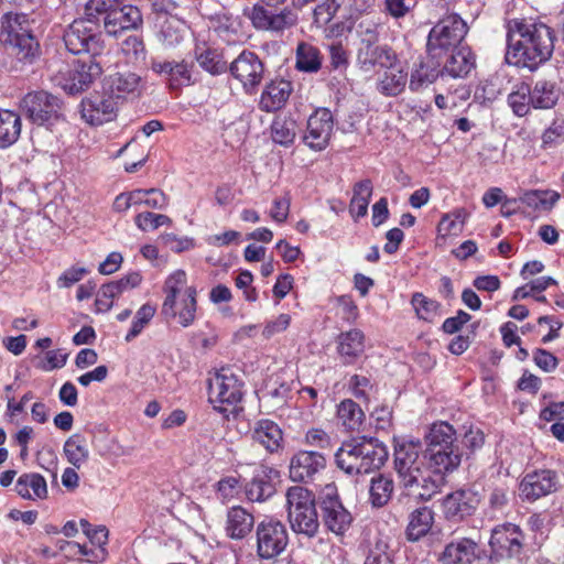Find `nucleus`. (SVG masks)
Returning a JSON list of instances; mask_svg holds the SVG:
<instances>
[{"label":"nucleus","instance_id":"obj_1","mask_svg":"<svg viewBox=\"0 0 564 564\" xmlns=\"http://www.w3.org/2000/svg\"><path fill=\"white\" fill-rule=\"evenodd\" d=\"M554 39L553 30L543 22L514 20L507 33L506 62L534 70L552 56Z\"/></svg>","mask_w":564,"mask_h":564},{"label":"nucleus","instance_id":"obj_2","mask_svg":"<svg viewBox=\"0 0 564 564\" xmlns=\"http://www.w3.org/2000/svg\"><path fill=\"white\" fill-rule=\"evenodd\" d=\"M389 456L387 447L378 438L357 437L344 442L335 454V460L349 475L369 474L380 469Z\"/></svg>","mask_w":564,"mask_h":564},{"label":"nucleus","instance_id":"obj_3","mask_svg":"<svg viewBox=\"0 0 564 564\" xmlns=\"http://www.w3.org/2000/svg\"><path fill=\"white\" fill-rule=\"evenodd\" d=\"M86 17L101 15L104 28L109 35L117 36L126 30H137L143 24L140 9L123 4L122 0H89L85 6Z\"/></svg>","mask_w":564,"mask_h":564},{"label":"nucleus","instance_id":"obj_4","mask_svg":"<svg viewBox=\"0 0 564 564\" xmlns=\"http://www.w3.org/2000/svg\"><path fill=\"white\" fill-rule=\"evenodd\" d=\"M286 506L293 532L307 538L315 536L319 529V521L314 495L304 487H291L286 492Z\"/></svg>","mask_w":564,"mask_h":564},{"label":"nucleus","instance_id":"obj_5","mask_svg":"<svg viewBox=\"0 0 564 564\" xmlns=\"http://www.w3.org/2000/svg\"><path fill=\"white\" fill-rule=\"evenodd\" d=\"M468 32L467 23L456 13L441 19L430 31L426 51L433 59L442 58L448 52L460 47Z\"/></svg>","mask_w":564,"mask_h":564},{"label":"nucleus","instance_id":"obj_6","mask_svg":"<svg viewBox=\"0 0 564 564\" xmlns=\"http://www.w3.org/2000/svg\"><path fill=\"white\" fill-rule=\"evenodd\" d=\"M208 401L219 413L225 414L227 405H237L243 397V382L239 376L229 367H223L209 372L207 379Z\"/></svg>","mask_w":564,"mask_h":564},{"label":"nucleus","instance_id":"obj_7","mask_svg":"<svg viewBox=\"0 0 564 564\" xmlns=\"http://www.w3.org/2000/svg\"><path fill=\"white\" fill-rule=\"evenodd\" d=\"M286 0H260L245 14L250 19L254 29L272 33H282L297 24V15L288 7L274 12Z\"/></svg>","mask_w":564,"mask_h":564},{"label":"nucleus","instance_id":"obj_8","mask_svg":"<svg viewBox=\"0 0 564 564\" xmlns=\"http://www.w3.org/2000/svg\"><path fill=\"white\" fill-rule=\"evenodd\" d=\"M63 40L66 48L75 55L87 54L88 57H97L105 47L96 17L74 20L65 31Z\"/></svg>","mask_w":564,"mask_h":564},{"label":"nucleus","instance_id":"obj_9","mask_svg":"<svg viewBox=\"0 0 564 564\" xmlns=\"http://www.w3.org/2000/svg\"><path fill=\"white\" fill-rule=\"evenodd\" d=\"M289 533L284 523L264 519L256 527V552L261 560H273L284 552Z\"/></svg>","mask_w":564,"mask_h":564},{"label":"nucleus","instance_id":"obj_10","mask_svg":"<svg viewBox=\"0 0 564 564\" xmlns=\"http://www.w3.org/2000/svg\"><path fill=\"white\" fill-rule=\"evenodd\" d=\"M20 110L33 123L42 126L58 117L61 105L57 97L44 90L31 91L20 100Z\"/></svg>","mask_w":564,"mask_h":564},{"label":"nucleus","instance_id":"obj_11","mask_svg":"<svg viewBox=\"0 0 564 564\" xmlns=\"http://www.w3.org/2000/svg\"><path fill=\"white\" fill-rule=\"evenodd\" d=\"M230 74L247 94H253L264 77V65L251 51L243 50L229 66Z\"/></svg>","mask_w":564,"mask_h":564},{"label":"nucleus","instance_id":"obj_12","mask_svg":"<svg viewBox=\"0 0 564 564\" xmlns=\"http://www.w3.org/2000/svg\"><path fill=\"white\" fill-rule=\"evenodd\" d=\"M144 88V79L131 70L116 72L107 76L102 84V90L117 104L140 97Z\"/></svg>","mask_w":564,"mask_h":564},{"label":"nucleus","instance_id":"obj_13","mask_svg":"<svg viewBox=\"0 0 564 564\" xmlns=\"http://www.w3.org/2000/svg\"><path fill=\"white\" fill-rule=\"evenodd\" d=\"M322 519L328 531L343 536L351 527L352 517L343 506L334 488H327L321 501Z\"/></svg>","mask_w":564,"mask_h":564},{"label":"nucleus","instance_id":"obj_14","mask_svg":"<svg viewBox=\"0 0 564 564\" xmlns=\"http://www.w3.org/2000/svg\"><path fill=\"white\" fill-rule=\"evenodd\" d=\"M481 501L480 495L471 488L457 489L445 496L442 502L446 520L459 522L471 517Z\"/></svg>","mask_w":564,"mask_h":564},{"label":"nucleus","instance_id":"obj_15","mask_svg":"<svg viewBox=\"0 0 564 564\" xmlns=\"http://www.w3.org/2000/svg\"><path fill=\"white\" fill-rule=\"evenodd\" d=\"M334 130V119L330 110L319 108L310 116L303 142L314 151L326 149Z\"/></svg>","mask_w":564,"mask_h":564},{"label":"nucleus","instance_id":"obj_16","mask_svg":"<svg viewBox=\"0 0 564 564\" xmlns=\"http://www.w3.org/2000/svg\"><path fill=\"white\" fill-rule=\"evenodd\" d=\"M150 68L155 74L164 77L167 86L172 90L191 86L194 79V63L182 59L177 61H159L153 59Z\"/></svg>","mask_w":564,"mask_h":564},{"label":"nucleus","instance_id":"obj_17","mask_svg":"<svg viewBox=\"0 0 564 564\" xmlns=\"http://www.w3.org/2000/svg\"><path fill=\"white\" fill-rule=\"evenodd\" d=\"M82 117L91 126H100L113 120L117 116L118 104L102 90L82 100Z\"/></svg>","mask_w":564,"mask_h":564},{"label":"nucleus","instance_id":"obj_18","mask_svg":"<svg viewBox=\"0 0 564 564\" xmlns=\"http://www.w3.org/2000/svg\"><path fill=\"white\" fill-rule=\"evenodd\" d=\"M197 291L194 286L185 289L184 293L172 300H164L161 313L166 318H176L183 327L191 326L196 318L197 311Z\"/></svg>","mask_w":564,"mask_h":564},{"label":"nucleus","instance_id":"obj_19","mask_svg":"<svg viewBox=\"0 0 564 564\" xmlns=\"http://www.w3.org/2000/svg\"><path fill=\"white\" fill-rule=\"evenodd\" d=\"M557 477L550 469L535 470L527 474L520 482V497L523 500L535 501L556 490Z\"/></svg>","mask_w":564,"mask_h":564},{"label":"nucleus","instance_id":"obj_20","mask_svg":"<svg viewBox=\"0 0 564 564\" xmlns=\"http://www.w3.org/2000/svg\"><path fill=\"white\" fill-rule=\"evenodd\" d=\"M325 466L326 459L321 453L315 451H300L291 458L290 478L297 482L312 480Z\"/></svg>","mask_w":564,"mask_h":564},{"label":"nucleus","instance_id":"obj_21","mask_svg":"<svg viewBox=\"0 0 564 564\" xmlns=\"http://www.w3.org/2000/svg\"><path fill=\"white\" fill-rule=\"evenodd\" d=\"M68 73L69 77L64 84V89L69 94H77L89 87L102 73V67L96 57H87V61H78Z\"/></svg>","mask_w":564,"mask_h":564},{"label":"nucleus","instance_id":"obj_22","mask_svg":"<svg viewBox=\"0 0 564 564\" xmlns=\"http://www.w3.org/2000/svg\"><path fill=\"white\" fill-rule=\"evenodd\" d=\"M292 91L293 85L290 80L283 78L270 80L261 93L259 109L264 112H274L282 109L286 105Z\"/></svg>","mask_w":564,"mask_h":564},{"label":"nucleus","instance_id":"obj_23","mask_svg":"<svg viewBox=\"0 0 564 564\" xmlns=\"http://www.w3.org/2000/svg\"><path fill=\"white\" fill-rule=\"evenodd\" d=\"M357 61L361 69L369 72L377 66L384 68L397 65L398 55L386 44H367L358 48Z\"/></svg>","mask_w":564,"mask_h":564},{"label":"nucleus","instance_id":"obj_24","mask_svg":"<svg viewBox=\"0 0 564 564\" xmlns=\"http://www.w3.org/2000/svg\"><path fill=\"white\" fill-rule=\"evenodd\" d=\"M522 533L514 524L495 529L490 538L491 547L500 555L518 556L522 550Z\"/></svg>","mask_w":564,"mask_h":564},{"label":"nucleus","instance_id":"obj_25","mask_svg":"<svg viewBox=\"0 0 564 564\" xmlns=\"http://www.w3.org/2000/svg\"><path fill=\"white\" fill-rule=\"evenodd\" d=\"M477 547L476 541L462 538L447 543L437 561L440 564H474L477 558Z\"/></svg>","mask_w":564,"mask_h":564},{"label":"nucleus","instance_id":"obj_26","mask_svg":"<svg viewBox=\"0 0 564 564\" xmlns=\"http://www.w3.org/2000/svg\"><path fill=\"white\" fill-rule=\"evenodd\" d=\"M31 21L25 13L8 12L0 20V41L3 44L33 34Z\"/></svg>","mask_w":564,"mask_h":564},{"label":"nucleus","instance_id":"obj_27","mask_svg":"<svg viewBox=\"0 0 564 564\" xmlns=\"http://www.w3.org/2000/svg\"><path fill=\"white\" fill-rule=\"evenodd\" d=\"M251 438L272 454L282 448L283 432L275 422L262 419L256 422L251 431Z\"/></svg>","mask_w":564,"mask_h":564},{"label":"nucleus","instance_id":"obj_28","mask_svg":"<svg viewBox=\"0 0 564 564\" xmlns=\"http://www.w3.org/2000/svg\"><path fill=\"white\" fill-rule=\"evenodd\" d=\"M420 441H402L394 446V469L398 477L425 462Z\"/></svg>","mask_w":564,"mask_h":564},{"label":"nucleus","instance_id":"obj_29","mask_svg":"<svg viewBox=\"0 0 564 564\" xmlns=\"http://www.w3.org/2000/svg\"><path fill=\"white\" fill-rule=\"evenodd\" d=\"M365 351V335L354 328L337 337V352L345 365H352Z\"/></svg>","mask_w":564,"mask_h":564},{"label":"nucleus","instance_id":"obj_30","mask_svg":"<svg viewBox=\"0 0 564 564\" xmlns=\"http://www.w3.org/2000/svg\"><path fill=\"white\" fill-rule=\"evenodd\" d=\"M430 467L435 474L452 473L460 465L462 452L459 447L426 448Z\"/></svg>","mask_w":564,"mask_h":564},{"label":"nucleus","instance_id":"obj_31","mask_svg":"<svg viewBox=\"0 0 564 564\" xmlns=\"http://www.w3.org/2000/svg\"><path fill=\"white\" fill-rule=\"evenodd\" d=\"M404 492L414 499L427 501L432 499L440 490V482L433 476L431 469H427L419 477H410L406 486L402 488Z\"/></svg>","mask_w":564,"mask_h":564},{"label":"nucleus","instance_id":"obj_32","mask_svg":"<svg viewBox=\"0 0 564 564\" xmlns=\"http://www.w3.org/2000/svg\"><path fill=\"white\" fill-rule=\"evenodd\" d=\"M254 525L252 513L242 507H232L227 513L226 532L227 535L235 540L246 538Z\"/></svg>","mask_w":564,"mask_h":564},{"label":"nucleus","instance_id":"obj_33","mask_svg":"<svg viewBox=\"0 0 564 564\" xmlns=\"http://www.w3.org/2000/svg\"><path fill=\"white\" fill-rule=\"evenodd\" d=\"M408 73L394 66H387L384 70L378 76L377 90L389 97L400 95L406 85Z\"/></svg>","mask_w":564,"mask_h":564},{"label":"nucleus","instance_id":"obj_34","mask_svg":"<svg viewBox=\"0 0 564 564\" xmlns=\"http://www.w3.org/2000/svg\"><path fill=\"white\" fill-rule=\"evenodd\" d=\"M530 94L534 109H552L560 99L561 89L555 82L539 79L530 88Z\"/></svg>","mask_w":564,"mask_h":564},{"label":"nucleus","instance_id":"obj_35","mask_svg":"<svg viewBox=\"0 0 564 564\" xmlns=\"http://www.w3.org/2000/svg\"><path fill=\"white\" fill-rule=\"evenodd\" d=\"M434 523V512L429 507H421L412 511L409 516L406 527V538L411 542H416L425 536Z\"/></svg>","mask_w":564,"mask_h":564},{"label":"nucleus","instance_id":"obj_36","mask_svg":"<svg viewBox=\"0 0 564 564\" xmlns=\"http://www.w3.org/2000/svg\"><path fill=\"white\" fill-rule=\"evenodd\" d=\"M476 66V58L468 46H460L452 51L444 72L454 78L467 76Z\"/></svg>","mask_w":564,"mask_h":564},{"label":"nucleus","instance_id":"obj_37","mask_svg":"<svg viewBox=\"0 0 564 564\" xmlns=\"http://www.w3.org/2000/svg\"><path fill=\"white\" fill-rule=\"evenodd\" d=\"M15 491L24 499H44L47 497L46 480L37 473L23 474L17 480Z\"/></svg>","mask_w":564,"mask_h":564},{"label":"nucleus","instance_id":"obj_38","mask_svg":"<svg viewBox=\"0 0 564 564\" xmlns=\"http://www.w3.org/2000/svg\"><path fill=\"white\" fill-rule=\"evenodd\" d=\"M20 116L8 109H0V149L14 144L21 134Z\"/></svg>","mask_w":564,"mask_h":564},{"label":"nucleus","instance_id":"obj_39","mask_svg":"<svg viewBox=\"0 0 564 564\" xmlns=\"http://www.w3.org/2000/svg\"><path fill=\"white\" fill-rule=\"evenodd\" d=\"M426 442L427 448L459 447L456 431L444 421L432 424Z\"/></svg>","mask_w":564,"mask_h":564},{"label":"nucleus","instance_id":"obj_40","mask_svg":"<svg viewBox=\"0 0 564 564\" xmlns=\"http://www.w3.org/2000/svg\"><path fill=\"white\" fill-rule=\"evenodd\" d=\"M63 453L73 467L80 468L89 458L85 436L78 433L70 435L64 443Z\"/></svg>","mask_w":564,"mask_h":564},{"label":"nucleus","instance_id":"obj_41","mask_svg":"<svg viewBox=\"0 0 564 564\" xmlns=\"http://www.w3.org/2000/svg\"><path fill=\"white\" fill-rule=\"evenodd\" d=\"M394 490L393 480L386 475H378L370 481L369 501L373 508L384 507L391 499Z\"/></svg>","mask_w":564,"mask_h":564},{"label":"nucleus","instance_id":"obj_42","mask_svg":"<svg viewBox=\"0 0 564 564\" xmlns=\"http://www.w3.org/2000/svg\"><path fill=\"white\" fill-rule=\"evenodd\" d=\"M295 66L299 70L305 73L318 72L322 67V56L319 50L311 43H299L296 47Z\"/></svg>","mask_w":564,"mask_h":564},{"label":"nucleus","instance_id":"obj_43","mask_svg":"<svg viewBox=\"0 0 564 564\" xmlns=\"http://www.w3.org/2000/svg\"><path fill=\"white\" fill-rule=\"evenodd\" d=\"M6 45L10 46L15 57L25 64H33L41 56V46L34 34L20 37Z\"/></svg>","mask_w":564,"mask_h":564},{"label":"nucleus","instance_id":"obj_44","mask_svg":"<svg viewBox=\"0 0 564 564\" xmlns=\"http://www.w3.org/2000/svg\"><path fill=\"white\" fill-rule=\"evenodd\" d=\"M297 124L291 117H276L271 123L272 140L283 147H290L296 137Z\"/></svg>","mask_w":564,"mask_h":564},{"label":"nucleus","instance_id":"obj_45","mask_svg":"<svg viewBox=\"0 0 564 564\" xmlns=\"http://www.w3.org/2000/svg\"><path fill=\"white\" fill-rule=\"evenodd\" d=\"M372 195V183L370 180H362L355 184L354 195L349 204V213L360 218L367 214L368 205Z\"/></svg>","mask_w":564,"mask_h":564},{"label":"nucleus","instance_id":"obj_46","mask_svg":"<svg viewBox=\"0 0 564 564\" xmlns=\"http://www.w3.org/2000/svg\"><path fill=\"white\" fill-rule=\"evenodd\" d=\"M337 417L348 431H356L364 422L365 413L355 401L346 399L337 406Z\"/></svg>","mask_w":564,"mask_h":564},{"label":"nucleus","instance_id":"obj_47","mask_svg":"<svg viewBox=\"0 0 564 564\" xmlns=\"http://www.w3.org/2000/svg\"><path fill=\"white\" fill-rule=\"evenodd\" d=\"M184 22L177 17L166 18L161 24L158 39L166 47L176 46L184 34Z\"/></svg>","mask_w":564,"mask_h":564},{"label":"nucleus","instance_id":"obj_48","mask_svg":"<svg viewBox=\"0 0 564 564\" xmlns=\"http://www.w3.org/2000/svg\"><path fill=\"white\" fill-rule=\"evenodd\" d=\"M440 69L436 64L421 62L413 70L410 77L409 88L412 91H417L427 87L436 80L440 75Z\"/></svg>","mask_w":564,"mask_h":564},{"label":"nucleus","instance_id":"obj_49","mask_svg":"<svg viewBox=\"0 0 564 564\" xmlns=\"http://www.w3.org/2000/svg\"><path fill=\"white\" fill-rule=\"evenodd\" d=\"M411 304L416 316L425 322L432 323L440 315V303L426 297L423 293H414L411 299Z\"/></svg>","mask_w":564,"mask_h":564},{"label":"nucleus","instance_id":"obj_50","mask_svg":"<svg viewBox=\"0 0 564 564\" xmlns=\"http://www.w3.org/2000/svg\"><path fill=\"white\" fill-rule=\"evenodd\" d=\"M508 104L516 116H525L532 107L530 87L525 84L518 86L509 94Z\"/></svg>","mask_w":564,"mask_h":564},{"label":"nucleus","instance_id":"obj_51","mask_svg":"<svg viewBox=\"0 0 564 564\" xmlns=\"http://www.w3.org/2000/svg\"><path fill=\"white\" fill-rule=\"evenodd\" d=\"M466 214L464 209H457L453 213L443 215L437 226V231L443 237L458 235L462 232Z\"/></svg>","mask_w":564,"mask_h":564},{"label":"nucleus","instance_id":"obj_52","mask_svg":"<svg viewBox=\"0 0 564 564\" xmlns=\"http://www.w3.org/2000/svg\"><path fill=\"white\" fill-rule=\"evenodd\" d=\"M132 192L133 194H139L137 195L138 202L134 203V206L144 205L153 209H165L169 204L165 194L158 188L134 189Z\"/></svg>","mask_w":564,"mask_h":564},{"label":"nucleus","instance_id":"obj_53","mask_svg":"<svg viewBox=\"0 0 564 564\" xmlns=\"http://www.w3.org/2000/svg\"><path fill=\"white\" fill-rule=\"evenodd\" d=\"M273 494L274 487L265 477H254L246 486V495L250 501H264Z\"/></svg>","mask_w":564,"mask_h":564},{"label":"nucleus","instance_id":"obj_54","mask_svg":"<svg viewBox=\"0 0 564 564\" xmlns=\"http://www.w3.org/2000/svg\"><path fill=\"white\" fill-rule=\"evenodd\" d=\"M155 314V307L150 304L142 305L135 313L132 325L126 335V341H131L135 338L142 329L150 323Z\"/></svg>","mask_w":564,"mask_h":564},{"label":"nucleus","instance_id":"obj_55","mask_svg":"<svg viewBox=\"0 0 564 564\" xmlns=\"http://www.w3.org/2000/svg\"><path fill=\"white\" fill-rule=\"evenodd\" d=\"M560 198L556 192L529 191L522 196V202L529 207H552Z\"/></svg>","mask_w":564,"mask_h":564},{"label":"nucleus","instance_id":"obj_56","mask_svg":"<svg viewBox=\"0 0 564 564\" xmlns=\"http://www.w3.org/2000/svg\"><path fill=\"white\" fill-rule=\"evenodd\" d=\"M121 51L132 63H139L145 58L143 40L138 35H130L121 43Z\"/></svg>","mask_w":564,"mask_h":564},{"label":"nucleus","instance_id":"obj_57","mask_svg":"<svg viewBox=\"0 0 564 564\" xmlns=\"http://www.w3.org/2000/svg\"><path fill=\"white\" fill-rule=\"evenodd\" d=\"M171 223L172 219L169 216L151 212L140 213L134 218L135 226L142 231L154 230L161 226L171 225Z\"/></svg>","mask_w":564,"mask_h":564},{"label":"nucleus","instance_id":"obj_58","mask_svg":"<svg viewBox=\"0 0 564 564\" xmlns=\"http://www.w3.org/2000/svg\"><path fill=\"white\" fill-rule=\"evenodd\" d=\"M197 62L205 70L213 75L221 74L227 69V65L223 62L215 51L206 50L197 56Z\"/></svg>","mask_w":564,"mask_h":564},{"label":"nucleus","instance_id":"obj_59","mask_svg":"<svg viewBox=\"0 0 564 564\" xmlns=\"http://www.w3.org/2000/svg\"><path fill=\"white\" fill-rule=\"evenodd\" d=\"M379 26L378 22L370 19H365L359 22L357 33L360 37V46L367 44H376L379 41Z\"/></svg>","mask_w":564,"mask_h":564},{"label":"nucleus","instance_id":"obj_60","mask_svg":"<svg viewBox=\"0 0 564 564\" xmlns=\"http://www.w3.org/2000/svg\"><path fill=\"white\" fill-rule=\"evenodd\" d=\"M343 0H324L314 9V20L318 24H327L335 17Z\"/></svg>","mask_w":564,"mask_h":564},{"label":"nucleus","instance_id":"obj_61","mask_svg":"<svg viewBox=\"0 0 564 564\" xmlns=\"http://www.w3.org/2000/svg\"><path fill=\"white\" fill-rule=\"evenodd\" d=\"M186 284V273L183 270L173 272L164 283L165 300L181 296V290Z\"/></svg>","mask_w":564,"mask_h":564},{"label":"nucleus","instance_id":"obj_62","mask_svg":"<svg viewBox=\"0 0 564 564\" xmlns=\"http://www.w3.org/2000/svg\"><path fill=\"white\" fill-rule=\"evenodd\" d=\"M365 564H393L388 544L383 541H377L369 550Z\"/></svg>","mask_w":564,"mask_h":564},{"label":"nucleus","instance_id":"obj_63","mask_svg":"<svg viewBox=\"0 0 564 564\" xmlns=\"http://www.w3.org/2000/svg\"><path fill=\"white\" fill-rule=\"evenodd\" d=\"M115 289L116 286L111 285L110 282L100 288L95 301L97 312H108L112 307L113 300L119 296Z\"/></svg>","mask_w":564,"mask_h":564},{"label":"nucleus","instance_id":"obj_64","mask_svg":"<svg viewBox=\"0 0 564 564\" xmlns=\"http://www.w3.org/2000/svg\"><path fill=\"white\" fill-rule=\"evenodd\" d=\"M335 302L340 307L345 321L354 323L358 318V307L350 295L336 296Z\"/></svg>","mask_w":564,"mask_h":564}]
</instances>
